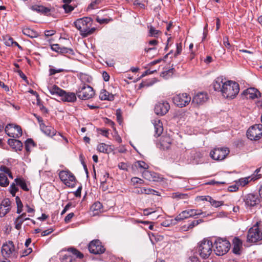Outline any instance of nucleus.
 Here are the masks:
<instances>
[{
  "instance_id": "nucleus-30",
  "label": "nucleus",
  "mask_w": 262,
  "mask_h": 262,
  "mask_svg": "<svg viewBox=\"0 0 262 262\" xmlns=\"http://www.w3.org/2000/svg\"><path fill=\"white\" fill-rule=\"evenodd\" d=\"M97 149L101 152L109 153L113 150L111 146L104 143H100L97 146Z\"/></svg>"
},
{
  "instance_id": "nucleus-62",
  "label": "nucleus",
  "mask_w": 262,
  "mask_h": 262,
  "mask_svg": "<svg viewBox=\"0 0 262 262\" xmlns=\"http://www.w3.org/2000/svg\"><path fill=\"white\" fill-rule=\"evenodd\" d=\"M143 190H144V188L137 187V188H135L134 192L136 194H143Z\"/></svg>"
},
{
  "instance_id": "nucleus-45",
  "label": "nucleus",
  "mask_w": 262,
  "mask_h": 262,
  "mask_svg": "<svg viewBox=\"0 0 262 262\" xmlns=\"http://www.w3.org/2000/svg\"><path fill=\"white\" fill-rule=\"evenodd\" d=\"M18 190V188L16 186L15 184L13 183L10 187V192L13 196L15 195L16 192Z\"/></svg>"
},
{
  "instance_id": "nucleus-48",
  "label": "nucleus",
  "mask_w": 262,
  "mask_h": 262,
  "mask_svg": "<svg viewBox=\"0 0 262 262\" xmlns=\"http://www.w3.org/2000/svg\"><path fill=\"white\" fill-rule=\"evenodd\" d=\"M116 115L117 117V121L120 124L122 121V115H121V111L120 109L117 110Z\"/></svg>"
},
{
  "instance_id": "nucleus-56",
  "label": "nucleus",
  "mask_w": 262,
  "mask_h": 262,
  "mask_svg": "<svg viewBox=\"0 0 262 262\" xmlns=\"http://www.w3.org/2000/svg\"><path fill=\"white\" fill-rule=\"evenodd\" d=\"M119 169L127 171L128 170V165L123 162H121L118 164V165Z\"/></svg>"
},
{
  "instance_id": "nucleus-42",
  "label": "nucleus",
  "mask_w": 262,
  "mask_h": 262,
  "mask_svg": "<svg viewBox=\"0 0 262 262\" xmlns=\"http://www.w3.org/2000/svg\"><path fill=\"white\" fill-rule=\"evenodd\" d=\"M69 251L72 253L73 256L79 258H81L83 257V254L75 249L71 248Z\"/></svg>"
},
{
  "instance_id": "nucleus-55",
  "label": "nucleus",
  "mask_w": 262,
  "mask_h": 262,
  "mask_svg": "<svg viewBox=\"0 0 262 262\" xmlns=\"http://www.w3.org/2000/svg\"><path fill=\"white\" fill-rule=\"evenodd\" d=\"M224 204V202L223 201H217L214 200L212 201L211 205L215 207H219Z\"/></svg>"
},
{
  "instance_id": "nucleus-28",
  "label": "nucleus",
  "mask_w": 262,
  "mask_h": 262,
  "mask_svg": "<svg viewBox=\"0 0 262 262\" xmlns=\"http://www.w3.org/2000/svg\"><path fill=\"white\" fill-rule=\"evenodd\" d=\"M32 10L40 12L43 14H47L50 12V9L42 5H34L31 7Z\"/></svg>"
},
{
  "instance_id": "nucleus-24",
  "label": "nucleus",
  "mask_w": 262,
  "mask_h": 262,
  "mask_svg": "<svg viewBox=\"0 0 262 262\" xmlns=\"http://www.w3.org/2000/svg\"><path fill=\"white\" fill-rule=\"evenodd\" d=\"M48 89L50 94L52 95H55L60 97L63 90L61 89L56 85H50L48 87Z\"/></svg>"
},
{
  "instance_id": "nucleus-53",
  "label": "nucleus",
  "mask_w": 262,
  "mask_h": 262,
  "mask_svg": "<svg viewBox=\"0 0 262 262\" xmlns=\"http://www.w3.org/2000/svg\"><path fill=\"white\" fill-rule=\"evenodd\" d=\"M156 192H157V191L155 190H154V189H150V188H144L143 194H155V193Z\"/></svg>"
},
{
  "instance_id": "nucleus-14",
  "label": "nucleus",
  "mask_w": 262,
  "mask_h": 262,
  "mask_svg": "<svg viewBox=\"0 0 262 262\" xmlns=\"http://www.w3.org/2000/svg\"><path fill=\"white\" fill-rule=\"evenodd\" d=\"M89 250L91 253L100 254L105 251V248L98 239L93 240L89 244Z\"/></svg>"
},
{
  "instance_id": "nucleus-49",
  "label": "nucleus",
  "mask_w": 262,
  "mask_h": 262,
  "mask_svg": "<svg viewBox=\"0 0 262 262\" xmlns=\"http://www.w3.org/2000/svg\"><path fill=\"white\" fill-rule=\"evenodd\" d=\"M63 71H64V70L62 69H53V68H50L49 70L50 75H55L56 73L62 72Z\"/></svg>"
},
{
  "instance_id": "nucleus-5",
  "label": "nucleus",
  "mask_w": 262,
  "mask_h": 262,
  "mask_svg": "<svg viewBox=\"0 0 262 262\" xmlns=\"http://www.w3.org/2000/svg\"><path fill=\"white\" fill-rule=\"evenodd\" d=\"M76 95L80 99L88 100L94 96L95 92L91 86L83 83L76 91Z\"/></svg>"
},
{
  "instance_id": "nucleus-2",
  "label": "nucleus",
  "mask_w": 262,
  "mask_h": 262,
  "mask_svg": "<svg viewBox=\"0 0 262 262\" xmlns=\"http://www.w3.org/2000/svg\"><path fill=\"white\" fill-rule=\"evenodd\" d=\"M93 20L89 17H83L77 19L74 23L75 28L79 31L80 35L82 37H86L93 34L95 31V28H90Z\"/></svg>"
},
{
  "instance_id": "nucleus-37",
  "label": "nucleus",
  "mask_w": 262,
  "mask_h": 262,
  "mask_svg": "<svg viewBox=\"0 0 262 262\" xmlns=\"http://www.w3.org/2000/svg\"><path fill=\"white\" fill-rule=\"evenodd\" d=\"M0 171L4 172L6 175H8L10 178L13 179L12 174L8 167L5 165H1L0 166Z\"/></svg>"
},
{
  "instance_id": "nucleus-46",
  "label": "nucleus",
  "mask_w": 262,
  "mask_h": 262,
  "mask_svg": "<svg viewBox=\"0 0 262 262\" xmlns=\"http://www.w3.org/2000/svg\"><path fill=\"white\" fill-rule=\"evenodd\" d=\"M62 7L64 10V12L67 13L71 12L74 9L73 6L67 4L63 5Z\"/></svg>"
},
{
  "instance_id": "nucleus-58",
  "label": "nucleus",
  "mask_w": 262,
  "mask_h": 262,
  "mask_svg": "<svg viewBox=\"0 0 262 262\" xmlns=\"http://www.w3.org/2000/svg\"><path fill=\"white\" fill-rule=\"evenodd\" d=\"M238 185L235 184L231 186H230L228 190L230 192H235L237 191L238 189V187L237 186Z\"/></svg>"
},
{
  "instance_id": "nucleus-13",
  "label": "nucleus",
  "mask_w": 262,
  "mask_h": 262,
  "mask_svg": "<svg viewBox=\"0 0 262 262\" xmlns=\"http://www.w3.org/2000/svg\"><path fill=\"white\" fill-rule=\"evenodd\" d=\"M244 202L247 208L256 206L260 203V199L257 194L249 193L244 196Z\"/></svg>"
},
{
  "instance_id": "nucleus-60",
  "label": "nucleus",
  "mask_w": 262,
  "mask_h": 262,
  "mask_svg": "<svg viewBox=\"0 0 262 262\" xmlns=\"http://www.w3.org/2000/svg\"><path fill=\"white\" fill-rule=\"evenodd\" d=\"M74 214L73 212L69 213L64 218V221L68 223L70 222L71 219L74 216Z\"/></svg>"
},
{
  "instance_id": "nucleus-33",
  "label": "nucleus",
  "mask_w": 262,
  "mask_h": 262,
  "mask_svg": "<svg viewBox=\"0 0 262 262\" xmlns=\"http://www.w3.org/2000/svg\"><path fill=\"white\" fill-rule=\"evenodd\" d=\"M9 184V181L8 179L7 176L5 174L4 172H0V186L2 187H7Z\"/></svg>"
},
{
  "instance_id": "nucleus-52",
  "label": "nucleus",
  "mask_w": 262,
  "mask_h": 262,
  "mask_svg": "<svg viewBox=\"0 0 262 262\" xmlns=\"http://www.w3.org/2000/svg\"><path fill=\"white\" fill-rule=\"evenodd\" d=\"M182 50V46L181 43H177V51L174 53V56L176 57L180 54Z\"/></svg>"
},
{
  "instance_id": "nucleus-23",
  "label": "nucleus",
  "mask_w": 262,
  "mask_h": 262,
  "mask_svg": "<svg viewBox=\"0 0 262 262\" xmlns=\"http://www.w3.org/2000/svg\"><path fill=\"white\" fill-rule=\"evenodd\" d=\"M15 139H9L8 140V144L15 150H21L23 148V143L19 140Z\"/></svg>"
},
{
  "instance_id": "nucleus-64",
  "label": "nucleus",
  "mask_w": 262,
  "mask_h": 262,
  "mask_svg": "<svg viewBox=\"0 0 262 262\" xmlns=\"http://www.w3.org/2000/svg\"><path fill=\"white\" fill-rule=\"evenodd\" d=\"M14 42L13 41V39L11 37H9L8 39L6 41L5 43L6 45L8 46H12L13 44H14Z\"/></svg>"
},
{
  "instance_id": "nucleus-61",
  "label": "nucleus",
  "mask_w": 262,
  "mask_h": 262,
  "mask_svg": "<svg viewBox=\"0 0 262 262\" xmlns=\"http://www.w3.org/2000/svg\"><path fill=\"white\" fill-rule=\"evenodd\" d=\"M72 50L69 49L68 48L63 47H61L60 51L59 53H62V54H65V53H70V52H72Z\"/></svg>"
},
{
  "instance_id": "nucleus-35",
  "label": "nucleus",
  "mask_w": 262,
  "mask_h": 262,
  "mask_svg": "<svg viewBox=\"0 0 262 262\" xmlns=\"http://www.w3.org/2000/svg\"><path fill=\"white\" fill-rule=\"evenodd\" d=\"M147 28L149 29L148 35L151 37H156L158 36L160 32L156 30V28L151 25H148Z\"/></svg>"
},
{
  "instance_id": "nucleus-19",
  "label": "nucleus",
  "mask_w": 262,
  "mask_h": 262,
  "mask_svg": "<svg viewBox=\"0 0 262 262\" xmlns=\"http://www.w3.org/2000/svg\"><path fill=\"white\" fill-rule=\"evenodd\" d=\"M172 139L169 136H163L160 138L159 143H157V146L163 150L168 149L172 143Z\"/></svg>"
},
{
  "instance_id": "nucleus-26",
  "label": "nucleus",
  "mask_w": 262,
  "mask_h": 262,
  "mask_svg": "<svg viewBox=\"0 0 262 262\" xmlns=\"http://www.w3.org/2000/svg\"><path fill=\"white\" fill-rule=\"evenodd\" d=\"M260 175H258V176H254V177H253L252 178L251 177H246V178H241V179H239L237 182H236V184L239 185V186H245L246 185H247L249 182V179H250V181L251 180H257L259 178H260Z\"/></svg>"
},
{
  "instance_id": "nucleus-12",
  "label": "nucleus",
  "mask_w": 262,
  "mask_h": 262,
  "mask_svg": "<svg viewBox=\"0 0 262 262\" xmlns=\"http://www.w3.org/2000/svg\"><path fill=\"white\" fill-rule=\"evenodd\" d=\"M172 100L176 105L182 107L189 104L191 100V97L186 93H183L174 96Z\"/></svg>"
},
{
  "instance_id": "nucleus-34",
  "label": "nucleus",
  "mask_w": 262,
  "mask_h": 262,
  "mask_svg": "<svg viewBox=\"0 0 262 262\" xmlns=\"http://www.w3.org/2000/svg\"><path fill=\"white\" fill-rule=\"evenodd\" d=\"M14 181L16 184L19 185L22 189H23L25 191L29 190L26 182L24 179L21 178H16Z\"/></svg>"
},
{
  "instance_id": "nucleus-38",
  "label": "nucleus",
  "mask_w": 262,
  "mask_h": 262,
  "mask_svg": "<svg viewBox=\"0 0 262 262\" xmlns=\"http://www.w3.org/2000/svg\"><path fill=\"white\" fill-rule=\"evenodd\" d=\"M34 146V143L32 139H28L25 142V148L28 152H30L31 148Z\"/></svg>"
},
{
  "instance_id": "nucleus-59",
  "label": "nucleus",
  "mask_w": 262,
  "mask_h": 262,
  "mask_svg": "<svg viewBox=\"0 0 262 262\" xmlns=\"http://www.w3.org/2000/svg\"><path fill=\"white\" fill-rule=\"evenodd\" d=\"M111 19H108L107 18H100L97 17L96 18V20L98 23L100 24H107L108 23Z\"/></svg>"
},
{
  "instance_id": "nucleus-32",
  "label": "nucleus",
  "mask_w": 262,
  "mask_h": 262,
  "mask_svg": "<svg viewBox=\"0 0 262 262\" xmlns=\"http://www.w3.org/2000/svg\"><path fill=\"white\" fill-rule=\"evenodd\" d=\"M22 31L24 35L31 38H35L38 36V33L36 31L30 28H24Z\"/></svg>"
},
{
  "instance_id": "nucleus-43",
  "label": "nucleus",
  "mask_w": 262,
  "mask_h": 262,
  "mask_svg": "<svg viewBox=\"0 0 262 262\" xmlns=\"http://www.w3.org/2000/svg\"><path fill=\"white\" fill-rule=\"evenodd\" d=\"M152 172L151 171L146 170L142 172V176L144 179L149 181H151Z\"/></svg>"
},
{
  "instance_id": "nucleus-6",
  "label": "nucleus",
  "mask_w": 262,
  "mask_h": 262,
  "mask_svg": "<svg viewBox=\"0 0 262 262\" xmlns=\"http://www.w3.org/2000/svg\"><path fill=\"white\" fill-rule=\"evenodd\" d=\"M258 223L251 227L247 234V241L250 243H256L262 241V232L258 228Z\"/></svg>"
},
{
  "instance_id": "nucleus-3",
  "label": "nucleus",
  "mask_w": 262,
  "mask_h": 262,
  "mask_svg": "<svg viewBox=\"0 0 262 262\" xmlns=\"http://www.w3.org/2000/svg\"><path fill=\"white\" fill-rule=\"evenodd\" d=\"M214 252L216 255L221 256L228 252L230 248V243L226 239L218 238L214 242Z\"/></svg>"
},
{
  "instance_id": "nucleus-51",
  "label": "nucleus",
  "mask_w": 262,
  "mask_h": 262,
  "mask_svg": "<svg viewBox=\"0 0 262 262\" xmlns=\"http://www.w3.org/2000/svg\"><path fill=\"white\" fill-rule=\"evenodd\" d=\"M162 180V178L159 176L158 174L152 172V179L151 181H161Z\"/></svg>"
},
{
  "instance_id": "nucleus-57",
  "label": "nucleus",
  "mask_w": 262,
  "mask_h": 262,
  "mask_svg": "<svg viewBox=\"0 0 262 262\" xmlns=\"http://www.w3.org/2000/svg\"><path fill=\"white\" fill-rule=\"evenodd\" d=\"M51 48L52 51L59 53L61 47L59 46L58 44H54L51 46Z\"/></svg>"
},
{
  "instance_id": "nucleus-36",
  "label": "nucleus",
  "mask_w": 262,
  "mask_h": 262,
  "mask_svg": "<svg viewBox=\"0 0 262 262\" xmlns=\"http://www.w3.org/2000/svg\"><path fill=\"white\" fill-rule=\"evenodd\" d=\"M25 216H26V214L25 213H24L18 216L15 220V228L17 230H19L21 228V225L24 222L23 220H20L22 217H24Z\"/></svg>"
},
{
  "instance_id": "nucleus-47",
  "label": "nucleus",
  "mask_w": 262,
  "mask_h": 262,
  "mask_svg": "<svg viewBox=\"0 0 262 262\" xmlns=\"http://www.w3.org/2000/svg\"><path fill=\"white\" fill-rule=\"evenodd\" d=\"M11 202L10 200L9 199H5L2 201L1 205L4 207L5 206V207L6 208H9V209H11Z\"/></svg>"
},
{
  "instance_id": "nucleus-31",
  "label": "nucleus",
  "mask_w": 262,
  "mask_h": 262,
  "mask_svg": "<svg viewBox=\"0 0 262 262\" xmlns=\"http://www.w3.org/2000/svg\"><path fill=\"white\" fill-rule=\"evenodd\" d=\"M102 205L99 202L94 203L91 207V210L93 212V215H95L101 211Z\"/></svg>"
},
{
  "instance_id": "nucleus-27",
  "label": "nucleus",
  "mask_w": 262,
  "mask_h": 262,
  "mask_svg": "<svg viewBox=\"0 0 262 262\" xmlns=\"http://www.w3.org/2000/svg\"><path fill=\"white\" fill-rule=\"evenodd\" d=\"M99 98L101 100H109L112 101L114 100V96L110 94L105 90L103 89L101 91Z\"/></svg>"
},
{
  "instance_id": "nucleus-25",
  "label": "nucleus",
  "mask_w": 262,
  "mask_h": 262,
  "mask_svg": "<svg viewBox=\"0 0 262 262\" xmlns=\"http://www.w3.org/2000/svg\"><path fill=\"white\" fill-rule=\"evenodd\" d=\"M233 252L236 254H239L241 248L242 246V241L238 238L235 237L233 239Z\"/></svg>"
},
{
  "instance_id": "nucleus-21",
  "label": "nucleus",
  "mask_w": 262,
  "mask_h": 262,
  "mask_svg": "<svg viewBox=\"0 0 262 262\" xmlns=\"http://www.w3.org/2000/svg\"><path fill=\"white\" fill-rule=\"evenodd\" d=\"M152 124L154 126L155 136H159L163 131V124L160 120L155 119L152 120Z\"/></svg>"
},
{
  "instance_id": "nucleus-54",
  "label": "nucleus",
  "mask_w": 262,
  "mask_h": 262,
  "mask_svg": "<svg viewBox=\"0 0 262 262\" xmlns=\"http://www.w3.org/2000/svg\"><path fill=\"white\" fill-rule=\"evenodd\" d=\"M156 211L152 208H147L143 210V214L144 215H149L152 213L155 212Z\"/></svg>"
},
{
  "instance_id": "nucleus-9",
  "label": "nucleus",
  "mask_w": 262,
  "mask_h": 262,
  "mask_svg": "<svg viewBox=\"0 0 262 262\" xmlns=\"http://www.w3.org/2000/svg\"><path fill=\"white\" fill-rule=\"evenodd\" d=\"M6 134L13 138H18L22 136V129L19 125L13 124H8L5 128Z\"/></svg>"
},
{
  "instance_id": "nucleus-41",
  "label": "nucleus",
  "mask_w": 262,
  "mask_h": 262,
  "mask_svg": "<svg viewBox=\"0 0 262 262\" xmlns=\"http://www.w3.org/2000/svg\"><path fill=\"white\" fill-rule=\"evenodd\" d=\"M101 3V0H92L91 4L88 6V9H95L98 8V6Z\"/></svg>"
},
{
  "instance_id": "nucleus-15",
  "label": "nucleus",
  "mask_w": 262,
  "mask_h": 262,
  "mask_svg": "<svg viewBox=\"0 0 262 262\" xmlns=\"http://www.w3.org/2000/svg\"><path fill=\"white\" fill-rule=\"evenodd\" d=\"M170 108V105L167 102H159L155 106V112L157 115H164Z\"/></svg>"
},
{
  "instance_id": "nucleus-4",
  "label": "nucleus",
  "mask_w": 262,
  "mask_h": 262,
  "mask_svg": "<svg viewBox=\"0 0 262 262\" xmlns=\"http://www.w3.org/2000/svg\"><path fill=\"white\" fill-rule=\"evenodd\" d=\"M212 243L207 239H204L199 243L198 251L200 256L204 258H207L212 252Z\"/></svg>"
},
{
  "instance_id": "nucleus-8",
  "label": "nucleus",
  "mask_w": 262,
  "mask_h": 262,
  "mask_svg": "<svg viewBox=\"0 0 262 262\" xmlns=\"http://www.w3.org/2000/svg\"><path fill=\"white\" fill-rule=\"evenodd\" d=\"M61 181L68 187H73L75 183V177L69 170H62L59 173Z\"/></svg>"
},
{
  "instance_id": "nucleus-10",
  "label": "nucleus",
  "mask_w": 262,
  "mask_h": 262,
  "mask_svg": "<svg viewBox=\"0 0 262 262\" xmlns=\"http://www.w3.org/2000/svg\"><path fill=\"white\" fill-rule=\"evenodd\" d=\"M229 150L226 147H216L210 152V157L216 161H221L225 159L229 154Z\"/></svg>"
},
{
  "instance_id": "nucleus-22",
  "label": "nucleus",
  "mask_w": 262,
  "mask_h": 262,
  "mask_svg": "<svg viewBox=\"0 0 262 262\" xmlns=\"http://www.w3.org/2000/svg\"><path fill=\"white\" fill-rule=\"evenodd\" d=\"M40 129L46 135L52 137L56 135V130L52 126L46 125L44 123L40 124Z\"/></svg>"
},
{
  "instance_id": "nucleus-18",
  "label": "nucleus",
  "mask_w": 262,
  "mask_h": 262,
  "mask_svg": "<svg viewBox=\"0 0 262 262\" xmlns=\"http://www.w3.org/2000/svg\"><path fill=\"white\" fill-rule=\"evenodd\" d=\"M208 95L206 93L200 92L195 94L192 98V103L199 105L204 104L208 100Z\"/></svg>"
},
{
  "instance_id": "nucleus-7",
  "label": "nucleus",
  "mask_w": 262,
  "mask_h": 262,
  "mask_svg": "<svg viewBox=\"0 0 262 262\" xmlns=\"http://www.w3.org/2000/svg\"><path fill=\"white\" fill-rule=\"evenodd\" d=\"M247 136L251 140L257 141L262 137V124H255L247 131Z\"/></svg>"
},
{
  "instance_id": "nucleus-1",
  "label": "nucleus",
  "mask_w": 262,
  "mask_h": 262,
  "mask_svg": "<svg viewBox=\"0 0 262 262\" xmlns=\"http://www.w3.org/2000/svg\"><path fill=\"white\" fill-rule=\"evenodd\" d=\"M212 85L215 91L221 92L222 96L227 99H234L239 91V86L237 82L227 80L223 77H217Z\"/></svg>"
},
{
  "instance_id": "nucleus-40",
  "label": "nucleus",
  "mask_w": 262,
  "mask_h": 262,
  "mask_svg": "<svg viewBox=\"0 0 262 262\" xmlns=\"http://www.w3.org/2000/svg\"><path fill=\"white\" fill-rule=\"evenodd\" d=\"M62 256V257L61 258V262H74L75 259L73 256L69 254H64Z\"/></svg>"
},
{
  "instance_id": "nucleus-29",
  "label": "nucleus",
  "mask_w": 262,
  "mask_h": 262,
  "mask_svg": "<svg viewBox=\"0 0 262 262\" xmlns=\"http://www.w3.org/2000/svg\"><path fill=\"white\" fill-rule=\"evenodd\" d=\"M203 222V220L202 219H199L196 221H193L191 223H190L188 225H185L182 227V229L183 231H188L190 229H192L194 227L198 225L199 224L202 223Z\"/></svg>"
},
{
  "instance_id": "nucleus-50",
  "label": "nucleus",
  "mask_w": 262,
  "mask_h": 262,
  "mask_svg": "<svg viewBox=\"0 0 262 262\" xmlns=\"http://www.w3.org/2000/svg\"><path fill=\"white\" fill-rule=\"evenodd\" d=\"M131 181L134 184H142L144 183V181L143 180H142L140 178H137V177H134V178H132Z\"/></svg>"
},
{
  "instance_id": "nucleus-16",
  "label": "nucleus",
  "mask_w": 262,
  "mask_h": 262,
  "mask_svg": "<svg viewBox=\"0 0 262 262\" xmlns=\"http://www.w3.org/2000/svg\"><path fill=\"white\" fill-rule=\"evenodd\" d=\"M14 251V246L12 241H8L4 244L2 248V253L5 257H10L13 255Z\"/></svg>"
},
{
  "instance_id": "nucleus-39",
  "label": "nucleus",
  "mask_w": 262,
  "mask_h": 262,
  "mask_svg": "<svg viewBox=\"0 0 262 262\" xmlns=\"http://www.w3.org/2000/svg\"><path fill=\"white\" fill-rule=\"evenodd\" d=\"M135 166L138 167L141 169H143L144 170H147L149 168L148 165L144 161H138L136 162Z\"/></svg>"
},
{
  "instance_id": "nucleus-20",
  "label": "nucleus",
  "mask_w": 262,
  "mask_h": 262,
  "mask_svg": "<svg viewBox=\"0 0 262 262\" xmlns=\"http://www.w3.org/2000/svg\"><path fill=\"white\" fill-rule=\"evenodd\" d=\"M61 100L64 102H74L76 101V96L74 93L67 92L63 90V92L60 96Z\"/></svg>"
},
{
  "instance_id": "nucleus-11",
  "label": "nucleus",
  "mask_w": 262,
  "mask_h": 262,
  "mask_svg": "<svg viewBox=\"0 0 262 262\" xmlns=\"http://www.w3.org/2000/svg\"><path fill=\"white\" fill-rule=\"evenodd\" d=\"M203 214V212L199 209H188L182 211L174 219L176 221L180 222L184 219L189 217H193L196 215H200Z\"/></svg>"
},
{
  "instance_id": "nucleus-63",
  "label": "nucleus",
  "mask_w": 262,
  "mask_h": 262,
  "mask_svg": "<svg viewBox=\"0 0 262 262\" xmlns=\"http://www.w3.org/2000/svg\"><path fill=\"white\" fill-rule=\"evenodd\" d=\"M32 251L31 248H28L23 251L21 256H26L31 253Z\"/></svg>"
},
{
  "instance_id": "nucleus-44",
  "label": "nucleus",
  "mask_w": 262,
  "mask_h": 262,
  "mask_svg": "<svg viewBox=\"0 0 262 262\" xmlns=\"http://www.w3.org/2000/svg\"><path fill=\"white\" fill-rule=\"evenodd\" d=\"M10 209L9 208L5 207V206H3L0 205V216L3 217L8 212L10 211Z\"/></svg>"
},
{
  "instance_id": "nucleus-17",
  "label": "nucleus",
  "mask_w": 262,
  "mask_h": 262,
  "mask_svg": "<svg viewBox=\"0 0 262 262\" xmlns=\"http://www.w3.org/2000/svg\"><path fill=\"white\" fill-rule=\"evenodd\" d=\"M242 95L247 99H254L260 96L259 91L254 88L247 89L243 92Z\"/></svg>"
}]
</instances>
